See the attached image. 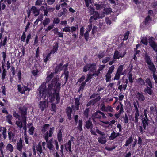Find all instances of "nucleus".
Segmentation results:
<instances>
[{"label":"nucleus","mask_w":157,"mask_h":157,"mask_svg":"<svg viewBox=\"0 0 157 157\" xmlns=\"http://www.w3.org/2000/svg\"><path fill=\"white\" fill-rule=\"evenodd\" d=\"M58 78H54L51 81V83L49 84L48 86V98L51 102H53L55 98L56 101V103L58 104L60 102V98L59 91L61 88V84L57 83Z\"/></svg>","instance_id":"1"},{"label":"nucleus","mask_w":157,"mask_h":157,"mask_svg":"<svg viewBox=\"0 0 157 157\" xmlns=\"http://www.w3.org/2000/svg\"><path fill=\"white\" fill-rule=\"evenodd\" d=\"M144 58L145 62L148 65V69L152 71L153 73H155L156 71V68L153 62L151 61L149 56L146 54L145 55Z\"/></svg>","instance_id":"2"},{"label":"nucleus","mask_w":157,"mask_h":157,"mask_svg":"<svg viewBox=\"0 0 157 157\" xmlns=\"http://www.w3.org/2000/svg\"><path fill=\"white\" fill-rule=\"evenodd\" d=\"M46 84L45 82H44L38 89L37 95V96L38 98L40 99L42 95L46 94L47 90Z\"/></svg>","instance_id":"3"},{"label":"nucleus","mask_w":157,"mask_h":157,"mask_svg":"<svg viewBox=\"0 0 157 157\" xmlns=\"http://www.w3.org/2000/svg\"><path fill=\"white\" fill-rule=\"evenodd\" d=\"M96 132L98 134L101 135L98 138V142L102 144H105L107 142L106 139L107 137L106 136L105 133L98 129H96Z\"/></svg>","instance_id":"4"},{"label":"nucleus","mask_w":157,"mask_h":157,"mask_svg":"<svg viewBox=\"0 0 157 157\" xmlns=\"http://www.w3.org/2000/svg\"><path fill=\"white\" fill-rule=\"evenodd\" d=\"M96 65L95 63L88 64L84 66L83 71L86 72L89 70L90 72H93L96 70Z\"/></svg>","instance_id":"5"},{"label":"nucleus","mask_w":157,"mask_h":157,"mask_svg":"<svg viewBox=\"0 0 157 157\" xmlns=\"http://www.w3.org/2000/svg\"><path fill=\"white\" fill-rule=\"evenodd\" d=\"M31 12L35 17L38 16L40 14V10L37 9L35 6H33L29 10H27L28 18L30 17Z\"/></svg>","instance_id":"6"},{"label":"nucleus","mask_w":157,"mask_h":157,"mask_svg":"<svg viewBox=\"0 0 157 157\" xmlns=\"http://www.w3.org/2000/svg\"><path fill=\"white\" fill-rule=\"evenodd\" d=\"M55 130V128L52 127L49 128L48 130L44 133V137L46 140V142H48V138L51 137L52 135L53 134Z\"/></svg>","instance_id":"7"},{"label":"nucleus","mask_w":157,"mask_h":157,"mask_svg":"<svg viewBox=\"0 0 157 157\" xmlns=\"http://www.w3.org/2000/svg\"><path fill=\"white\" fill-rule=\"evenodd\" d=\"M100 112V111L98 110L92 114L91 117L93 121L96 122L97 120L101 118Z\"/></svg>","instance_id":"8"},{"label":"nucleus","mask_w":157,"mask_h":157,"mask_svg":"<svg viewBox=\"0 0 157 157\" xmlns=\"http://www.w3.org/2000/svg\"><path fill=\"white\" fill-rule=\"evenodd\" d=\"M19 113L21 115V117H27V108L25 106L19 107Z\"/></svg>","instance_id":"9"},{"label":"nucleus","mask_w":157,"mask_h":157,"mask_svg":"<svg viewBox=\"0 0 157 157\" xmlns=\"http://www.w3.org/2000/svg\"><path fill=\"white\" fill-rule=\"evenodd\" d=\"M153 37H151L148 39V42L150 46L155 52H157V44L153 40Z\"/></svg>","instance_id":"10"},{"label":"nucleus","mask_w":157,"mask_h":157,"mask_svg":"<svg viewBox=\"0 0 157 157\" xmlns=\"http://www.w3.org/2000/svg\"><path fill=\"white\" fill-rule=\"evenodd\" d=\"M80 98H76L75 99V105L71 106L72 109L75 111L78 110L79 109V105H80L79 102Z\"/></svg>","instance_id":"11"},{"label":"nucleus","mask_w":157,"mask_h":157,"mask_svg":"<svg viewBox=\"0 0 157 157\" xmlns=\"http://www.w3.org/2000/svg\"><path fill=\"white\" fill-rule=\"evenodd\" d=\"M101 98L100 96H98L95 98L91 100L86 104V106L88 107L90 105H94L97 102L100 100Z\"/></svg>","instance_id":"12"},{"label":"nucleus","mask_w":157,"mask_h":157,"mask_svg":"<svg viewBox=\"0 0 157 157\" xmlns=\"http://www.w3.org/2000/svg\"><path fill=\"white\" fill-rule=\"evenodd\" d=\"M125 54V52H124L122 54H119V51L117 50H116L114 53L113 55V59H119L120 58H122L124 57Z\"/></svg>","instance_id":"13"},{"label":"nucleus","mask_w":157,"mask_h":157,"mask_svg":"<svg viewBox=\"0 0 157 157\" xmlns=\"http://www.w3.org/2000/svg\"><path fill=\"white\" fill-rule=\"evenodd\" d=\"M48 103L45 101H40L39 104V107L41 110L43 111L46 108V106H47V104Z\"/></svg>","instance_id":"14"},{"label":"nucleus","mask_w":157,"mask_h":157,"mask_svg":"<svg viewBox=\"0 0 157 157\" xmlns=\"http://www.w3.org/2000/svg\"><path fill=\"white\" fill-rule=\"evenodd\" d=\"M135 96L136 98L137 99L138 101H144L145 99L143 94L139 92L136 93L135 94Z\"/></svg>","instance_id":"15"},{"label":"nucleus","mask_w":157,"mask_h":157,"mask_svg":"<svg viewBox=\"0 0 157 157\" xmlns=\"http://www.w3.org/2000/svg\"><path fill=\"white\" fill-rule=\"evenodd\" d=\"M8 136L9 140H11L13 142H15L16 141V139L15 138V134L12 131H10L8 133Z\"/></svg>","instance_id":"16"},{"label":"nucleus","mask_w":157,"mask_h":157,"mask_svg":"<svg viewBox=\"0 0 157 157\" xmlns=\"http://www.w3.org/2000/svg\"><path fill=\"white\" fill-rule=\"evenodd\" d=\"M67 64L64 65L63 66V67L64 68V70H63L64 71V74L65 75L64 78H66L65 83H66V82H67L69 77V71L67 70Z\"/></svg>","instance_id":"17"},{"label":"nucleus","mask_w":157,"mask_h":157,"mask_svg":"<svg viewBox=\"0 0 157 157\" xmlns=\"http://www.w3.org/2000/svg\"><path fill=\"white\" fill-rule=\"evenodd\" d=\"M23 141L21 138H20L18 142H17L16 147L17 149L20 151H22V149L23 147V145L22 144Z\"/></svg>","instance_id":"18"},{"label":"nucleus","mask_w":157,"mask_h":157,"mask_svg":"<svg viewBox=\"0 0 157 157\" xmlns=\"http://www.w3.org/2000/svg\"><path fill=\"white\" fill-rule=\"evenodd\" d=\"M67 11V9L65 8H63L58 12L57 16L59 17H60L62 16H64L65 15Z\"/></svg>","instance_id":"19"},{"label":"nucleus","mask_w":157,"mask_h":157,"mask_svg":"<svg viewBox=\"0 0 157 157\" xmlns=\"http://www.w3.org/2000/svg\"><path fill=\"white\" fill-rule=\"evenodd\" d=\"M36 150L38 152V154L39 156L40 157V154H41L43 152L42 145L40 142H39L38 143V144L36 146Z\"/></svg>","instance_id":"20"},{"label":"nucleus","mask_w":157,"mask_h":157,"mask_svg":"<svg viewBox=\"0 0 157 157\" xmlns=\"http://www.w3.org/2000/svg\"><path fill=\"white\" fill-rule=\"evenodd\" d=\"M47 143V147L51 151H54L55 149L54 147V145L51 140H50L48 142H46Z\"/></svg>","instance_id":"21"},{"label":"nucleus","mask_w":157,"mask_h":157,"mask_svg":"<svg viewBox=\"0 0 157 157\" xmlns=\"http://www.w3.org/2000/svg\"><path fill=\"white\" fill-rule=\"evenodd\" d=\"M63 65V63H60L56 67L55 69V73H57L58 72L61 71L62 70H64V68Z\"/></svg>","instance_id":"22"},{"label":"nucleus","mask_w":157,"mask_h":157,"mask_svg":"<svg viewBox=\"0 0 157 157\" xmlns=\"http://www.w3.org/2000/svg\"><path fill=\"white\" fill-rule=\"evenodd\" d=\"M94 6H95L96 9L97 10H101L105 6L104 3L102 2L98 4L96 3L94 4Z\"/></svg>","instance_id":"23"},{"label":"nucleus","mask_w":157,"mask_h":157,"mask_svg":"<svg viewBox=\"0 0 157 157\" xmlns=\"http://www.w3.org/2000/svg\"><path fill=\"white\" fill-rule=\"evenodd\" d=\"M152 88L147 86L144 89V92L145 93L148 94L150 95H151L153 93V90L151 89Z\"/></svg>","instance_id":"24"},{"label":"nucleus","mask_w":157,"mask_h":157,"mask_svg":"<svg viewBox=\"0 0 157 157\" xmlns=\"http://www.w3.org/2000/svg\"><path fill=\"white\" fill-rule=\"evenodd\" d=\"M72 108H70V107H68L66 109V113L67 115L68 119L69 120L71 119V114L72 113Z\"/></svg>","instance_id":"25"},{"label":"nucleus","mask_w":157,"mask_h":157,"mask_svg":"<svg viewBox=\"0 0 157 157\" xmlns=\"http://www.w3.org/2000/svg\"><path fill=\"white\" fill-rule=\"evenodd\" d=\"M133 105L134 108V110L135 111V113H139L138 108L140 107V106L138 101H136V102L134 101L133 102Z\"/></svg>","instance_id":"26"},{"label":"nucleus","mask_w":157,"mask_h":157,"mask_svg":"<svg viewBox=\"0 0 157 157\" xmlns=\"http://www.w3.org/2000/svg\"><path fill=\"white\" fill-rule=\"evenodd\" d=\"M58 47V44L57 42H56L55 43V45L53 47V48L52 49L50 52L49 53L51 54H54L57 50Z\"/></svg>","instance_id":"27"},{"label":"nucleus","mask_w":157,"mask_h":157,"mask_svg":"<svg viewBox=\"0 0 157 157\" xmlns=\"http://www.w3.org/2000/svg\"><path fill=\"white\" fill-rule=\"evenodd\" d=\"M71 141H69L67 143H66L65 147L66 150L67 151V149H68L69 152H72L71 151Z\"/></svg>","instance_id":"28"},{"label":"nucleus","mask_w":157,"mask_h":157,"mask_svg":"<svg viewBox=\"0 0 157 157\" xmlns=\"http://www.w3.org/2000/svg\"><path fill=\"white\" fill-rule=\"evenodd\" d=\"M138 84L140 86H144L145 85V82L141 78H138L136 80Z\"/></svg>","instance_id":"29"},{"label":"nucleus","mask_w":157,"mask_h":157,"mask_svg":"<svg viewBox=\"0 0 157 157\" xmlns=\"http://www.w3.org/2000/svg\"><path fill=\"white\" fill-rule=\"evenodd\" d=\"M133 141V138L132 136H130L129 138L126 140L125 143L124 145V147H127L130 144L132 143Z\"/></svg>","instance_id":"30"},{"label":"nucleus","mask_w":157,"mask_h":157,"mask_svg":"<svg viewBox=\"0 0 157 157\" xmlns=\"http://www.w3.org/2000/svg\"><path fill=\"white\" fill-rule=\"evenodd\" d=\"M49 126L50 125L48 124H45L43 126L42 131L43 132L44 135V133H45L46 132H47L48 130L49 129Z\"/></svg>","instance_id":"31"},{"label":"nucleus","mask_w":157,"mask_h":157,"mask_svg":"<svg viewBox=\"0 0 157 157\" xmlns=\"http://www.w3.org/2000/svg\"><path fill=\"white\" fill-rule=\"evenodd\" d=\"M93 124L90 119L86 122L85 126L87 129L92 128Z\"/></svg>","instance_id":"32"},{"label":"nucleus","mask_w":157,"mask_h":157,"mask_svg":"<svg viewBox=\"0 0 157 157\" xmlns=\"http://www.w3.org/2000/svg\"><path fill=\"white\" fill-rule=\"evenodd\" d=\"M63 132V130L60 129L59 130L57 134V138L59 142H60L62 140V132Z\"/></svg>","instance_id":"33"},{"label":"nucleus","mask_w":157,"mask_h":157,"mask_svg":"<svg viewBox=\"0 0 157 157\" xmlns=\"http://www.w3.org/2000/svg\"><path fill=\"white\" fill-rule=\"evenodd\" d=\"M103 12L104 14H109L112 12V9L110 8H105Z\"/></svg>","instance_id":"34"},{"label":"nucleus","mask_w":157,"mask_h":157,"mask_svg":"<svg viewBox=\"0 0 157 157\" xmlns=\"http://www.w3.org/2000/svg\"><path fill=\"white\" fill-rule=\"evenodd\" d=\"M83 122L82 120H79L78 123L77 128L80 131L82 130Z\"/></svg>","instance_id":"35"},{"label":"nucleus","mask_w":157,"mask_h":157,"mask_svg":"<svg viewBox=\"0 0 157 157\" xmlns=\"http://www.w3.org/2000/svg\"><path fill=\"white\" fill-rule=\"evenodd\" d=\"M146 82L147 84L148 87H151V88H153V84L151 82L150 78H146Z\"/></svg>","instance_id":"36"},{"label":"nucleus","mask_w":157,"mask_h":157,"mask_svg":"<svg viewBox=\"0 0 157 157\" xmlns=\"http://www.w3.org/2000/svg\"><path fill=\"white\" fill-rule=\"evenodd\" d=\"M142 123L143 124V126L144 130L146 129V127L149 124V121H146V120H144L143 119H141Z\"/></svg>","instance_id":"37"},{"label":"nucleus","mask_w":157,"mask_h":157,"mask_svg":"<svg viewBox=\"0 0 157 157\" xmlns=\"http://www.w3.org/2000/svg\"><path fill=\"white\" fill-rule=\"evenodd\" d=\"M54 73H51L50 75H48L46 78V82H49L54 76Z\"/></svg>","instance_id":"38"},{"label":"nucleus","mask_w":157,"mask_h":157,"mask_svg":"<svg viewBox=\"0 0 157 157\" xmlns=\"http://www.w3.org/2000/svg\"><path fill=\"white\" fill-rule=\"evenodd\" d=\"M123 65H121L118 67L117 72L120 73L121 75H124V72L123 71Z\"/></svg>","instance_id":"39"},{"label":"nucleus","mask_w":157,"mask_h":157,"mask_svg":"<svg viewBox=\"0 0 157 157\" xmlns=\"http://www.w3.org/2000/svg\"><path fill=\"white\" fill-rule=\"evenodd\" d=\"M13 118L12 116L10 114L6 116V121L10 124L12 125L13 123L11 121Z\"/></svg>","instance_id":"40"},{"label":"nucleus","mask_w":157,"mask_h":157,"mask_svg":"<svg viewBox=\"0 0 157 157\" xmlns=\"http://www.w3.org/2000/svg\"><path fill=\"white\" fill-rule=\"evenodd\" d=\"M139 113H135V120H134V118H132V121H134L135 123H138L139 121Z\"/></svg>","instance_id":"41"},{"label":"nucleus","mask_w":157,"mask_h":157,"mask_svg":"<svg viewBox=\"0 0 157 157\" xmlns=\"http://www.w3.org/2000/svg\"><path fill=\"white\" fill-rule=\"evenodd\" d=\"M86 85V82L84 81L81 84L78 90V91H82L85 88V86Z\"/></svg>","instance_id":"42"},{"label":"nucleus","mask_w":157,"mask_h":157,"mask_svg":"<svg viewBox=\"0 0 157 157\" xmlns=\"http://www.w3.org/2000/svg\"><path fill=\"white\" fill-rule=\"evenodd\" d=\"M111 73H109L107 72L105 77H106L105 80L106 81V82H108L109 81H110L111 77Z\"/></svg>","instance_id":"43"},{"label":"nucleus","mask_w":157,"mask_h":157,"mask_svg":"<svg viewBox=\"0 0 157 157\" xmlns=\"http://www.w3.org/2000/svg\"><path fill=\"white\" fill-rule=\"evenodd\" d=\"M109 139L110 140H113L116 138V132L113 131L111 134L110 136H109Z\"/></svg>","instance_id":"44"},{"label":"nucleus","mask_w":157,"mask_h":157,"mask_svg":"<svg viewBox=\"0 0 157 157\" xmlns=\"http://www.w3.org/2000/svg\"><path fill=\"white\" fill-rule=\"evenodd\" d=\"M17 86L19 92L21 94L25 93L24 87H21V85H18Z\"/></svg>","instance_id":"45"},{"label":"nucleus","mask_w":157,"mask_h":157,"mask_svg":"<svg viewBox=\"0 0 157 157\" xmlns=\"http://www.w3.org/2000/svg\"><path fill=\"white\" fill-rule=\"evenodd\" d=\"M89 109H90L89 108H86V109L84 111V116L87 118H88Z\"/></svg>","instance_id":"46"},{"label":"nucleus","mask_w":157,"mask_h":157,"mask_svg":"<svg viewBox=\"0 0 157 157\" xmlns=\"http://www.w3.org/2000/svg\"><path fill=\"white\" fill-rule=\"evenodd\" d=\"M50 20L48 18H46L44 20L43 24L44 26L45 27L50 22Z\"/></svg>","instance_id":"47"},{"label":"nucleus","mask_w":157,"mask_h":157,"mask_svg":"<svg viewBox=\"0 0 157 157\" xmlns=\"http://www.w3.org/2000/svg\"><path fill=\"white\" fill-rule=\"evenodd\" d=\"M141 42L144 44L147 45V37H143L141 38Z\"/></svg>","instance_id":"48"},{"label":"nucleus","mask_w":157,"mask_h":157,"mask_svg":"<svg viewBox=\"0 0 157 157\" xmlns=\"http://www.w3.org/2000/svg\"><path fill=\"white\" fill-rule=\"evenodd\" d=\"M2 57H3V62H2V69L4 68V63L5 61V59L6 57V53L5 52H3L2 53Z\"/></svg>","instance_id":"49"},{"label":"nucleus","mask_w":157,"mask_h":157,"mask_svg":"<svg viewBox=\"0 0 157 157\" xmlns=\"http://www.w3.org/2000/svg\"><path fill=\"white\" fill-rule=\"evenodd\" d=\"M123 119L125 123L127 124L128 123L129 119L128 115L126 113L125 114L124 116L123 117Z\"/></svg>","instance_id":"50"},{"label":"nucleus","mask_w":157,"mask_h":157,"mask_svg":"<svg viewBox=\"0 0 157 157\" xmlns=\"http://www.w3.org/2000/svg\"><path fill=\"white\" fill-rule=\"evenodd\" d=\"M127 88L126 84H124L123 85H120L119 86L118 89L121 92L122 91V90L123 89L125 90Z\"/></svg>","instance_id":"51"},{"label":"nucleus","mask_w":157,"mask_h":157,"mask_svg":"<svg viewBox=\"0 0 157 157\" xmlns=\"http://www.w3.org/2000/svg\"><path fill=\"white\" fill-rule=\"evenodd\" d=\"M51 110L52 111H53L55 113L56 112L57 107L55 104L53 103L51 105Z\"/></svg>","instance_id":"52"},{"label":"nucleus","mask_w":157,"mask_h":157,"mask_svg":"<svg viewBox=\"0 0 157 157\" xmlns=\"http://www.w3.org/2000/svg\"><path fill=\"white\" fill-rule=\"evenodd\" d=\"M6 148L10 152H12L13 151V147L10 144H9L7 145Z\"/></svg>","instance_id":"53"},{"label":"nucleus","mask_w":157,"mask_h":157,"mask_svg":"<svg viewBox=\"0 0 157 157\" xmlns=\"http://www.w3.org/2000/svg\"><path fill=\"white\" fill-rule=\"evenodd\" d=\"M38 72V69L36 68H34L32 71V74L35 76H36L37 75V73Z\"/></svg>","instance_id":"54"},{"label":"nucleus","mask_w":157,"mask_h":157,"mask_svg":"<svg viewBox=\"0 0 157 157\" xmlns=\"http://www.w3.org/2000/svg\"><path fill=\"white\" fill-rule=\"evenodd\" d=\"M35 128L34 127L31 126L29 129V133L30 135H32L33 134L34 131V130Z\"/></svg>","instance_id":"55"},{"label":"nucleus","mask_w":157,"mask_h":157,"mask_svg":"<svg viewBox=\"0 0 157 157\" xmlns=\"http://www.w3.org/2000/svg\"><path fill=\"white\" fill-rule=\"evenodd\" d=\"M51 54L50 53H48L46 57H44V62L46 63L47 61L50 59V56Z\"/></svg>","instance_id":"56"},{"label":"nucleus","mask_w":157,"mask_h":157,"mask_svg":"<svg viewBox=\"0 0 157 157\" xmlns=\"http://www.w3.org/2000/svg\"><path fill=\"white\" fill-rule=\"evenodd\" d=\"M60 20L59 19L58 17L54 18L53 21V24L54 25L55 24H58L59 23Z\"/></svg>","instance_id":"57"},{"label":"nucleus","mask_w":157,"mask_h":157,"mask_svg":"<svg viewBox=\"0 0 157 157\" xmlns=\"http://www.w3.org/2000/svg\"><path fill=\"white\" fill-rule=\"evenodd\" d=\"M114 110L113 108L110 106H108L106 107V109L105 112H112Z\"/></svg>","instance_id":"58"},{"label":"nucleus","mask_w":157,"mask_h":157,"mask_svg":"<svg viewBox=\"0 0 157 157\" xmlns=\"http://www.w3.org/2000/svg\"><path fill=\"white\" fill-rule=\"evenodd\" d=\"M121 75V74L116 72V73L115 75V76L114 78V80H119L120 79V76Z\"/></svg>","instance_id":"59"},{"label":"nucleus","mask_w":157,"mask_h":157,"mask_svg":"<svg viewBox=\"0 0 157 157\" xmlns=\"http://www.w3.org/2000/svg\"><path fill=\"white\" fill-rule=\"evenodd\" d=\"M128 79L130 82L132 83L133 82L134 78L132 77V73L129 74Z\"/></svg>","instance_id":"60"},{"label":"nucleus","mask_w":157,"mask_h":157,"mask_svg":"<svg viewBox=\"0 0 157 157\" xmlns=\"http://www.w3.org/2000/svg\"><path fill=\"white\" fill-rule=\"evenodd\" d=\"M92 76L91 75V74H88L87 75V77L86 79L85 80V82H88L89 80H90L92 78Z\"/></svg>","instance_id":"61"},{"label":"nucleus","mask_w":157,"mask_h":157,"mask_svg":"<svg viewBox=\"0 0 157 157\" xmlns=\"http://www.w3.org/2000/svg\"><path fill=\"white\" fill-rule=\"evenodd\" d=\"M129 34L130 32L129 31H128L125 33L124 34V37L123 39L124 40H126L128 39Z\"/></svg>","instance_id":"62"},{"label":"nucleus","mask_w":157,"mask_h":157,"mask_svg":"<svg viewBox=\"0 0 157 157\" xmlns=\"http://www.w3.org/2000/svg\"><path fill=\"white\" fill-rule=\"evenodd\" d=\"M45 0H37L35 2L36 6H40L42 4V2Z\"/></svg>","instance_id":"63"},{"label":"nucleus","mask_w":157,"mask_h":157,"mask_svg":"<svg viewBox=\"0 0 157 157\" xmlns=\"http://www.w3.org/2000/svg\"><path fill=\"white\" fill-rule=\"evenodd\" d=\"M54 25L53 24H51L50 25L48 26V27L45 30V32L46 33L48 32V31L50 30L54 27Z\"/></svg>","instance_id":"64"}]
</instances>
